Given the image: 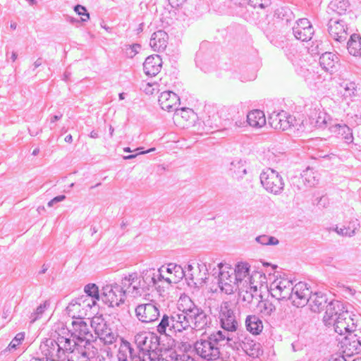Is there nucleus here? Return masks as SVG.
<instances>
[{
	"mask_svg": "<svg viewBox=\"0 0 361 361\" xmlns=\"http://www.w3.org/2000/svg\"><path fill=\"white\" fill-rule=\"evenodd\" d=\"M293 281L286 277L275 279L270 284V292L278 300H288L293 291Z\"/></svg>",
	"mask_w": 361,
	"mask_h": 361,
	"instance_id": "obj_12",
	"label": "nucleus"
},
{
	"mask_svg": "<svg viewBox=\"0 0 361 361\" xmlns=\"http://www.w3.org/2000/svg\"><path fill=\"white\" fill-rule=\"evenodd\" d=\"M168 39V34L159 30L152 35L149 45L154 51H162L167 47Z\"/></svg>",
	"mask_w": 361,
	"mask_h": 361,
	"instance_id": "obj_25",
	"label": "nucleus"
},
{
	"mask_svg": "<svg viewBox=\"0 0 361 361\" xmlns=\"http://www.w3.org/2000/svg\"><path fill=\"white\" fill-rule=\"evenodd\" d=\"M245 326L246 329L253 335H259L264 328L261 319L255 314L248 315L246 317Z\"/></svg>",
	"mask_w": 361,
	"mask_h": 361,
	"instance_id": "obj_27",
	"label": "nucleus"
},
{
	"mask_svg": "<svg viewBox=\"0 0 361 361\" xmlns=\"http://www.w3.org/2000/svg\"><path fill=\"white\" fill-rule=\"evenodd\" d=\"M338 56L331 52H325L319 58L320 66L326 71H333L338 63Z\"/></svg>",
	"mask_w": 361,
	"mask_h": 361,
	"instance_id": "obj_30",
	"label": "nucleus"
},
{
	"mask_svg": "<svg viewBox=\"0 0 361 361\" xmlns=\"http://www.w3.org/2000/svg\"><path fill=\"white\" fill-rule=\"evenodd\" d=\"M146 290V288L141 281L140 278L138 276V279L135 283L132 284V288L128 290V293L133 298L141 296Z\"/></svg>",
	"mask_w": 361,
	"mask_h": 361,
	"instance_id": "obj_42",
	"label": "nucleus"
},
{
	"mask_svg": "<svg viewBox=\"0 0 361 361\" xmlns=\"http://www.w3.org/2000/svg\"><path fill=\"white\" fill-rule=\"evenodd\" d=\"M348 7V2L346 0H333L329 4V8L341 15L344 13Z\"/></svg>",
	"mask_w": 361,
	"mask_h": 361,
	"instance_id": "obj_43",
	"label": "nucleus"
},
{
	"mask_svg": "<svg viewBox=\"0 0 361 361\" xmlns=\"http://www.w3.org/2000/svg\"><path fill=\"white\" fill-rule=\"evenodd\" d=\"M49 306V303L47 300L44 301L42 304H40L32 312L30 317V322L34 323L36 320L39 319L47 308Z\"/></svg>",
	"mask_w": 361,
	"mask_h": 361,
	"instance_id": "obj_44",
	"label": "nucleus"
},
{
	"mask_svg": "<svg viewBox=\"0 0 361 361\" xmlns=\"http://www.w3.org/2000/svg\"><path fill=\"white\" fill-rule=\"evenodd\" d=\"M169 1L172 7H178L185 3L186 0H169Z\"/></svg>",
	"mask_w": 361,
	"mask_h": 361,
	"instance_id": "obj_62",
	"label": "nucleus"
},
{
	"mask_svg": "<svg viewBox=\"0 0 361 361\" xmlns=\"http://www.w3.org/2000/svg\"><path fill=\"white\" fill-rule=\"evenodd\" d=\"M178 310L182 313L185 331L189 328L204 330L212 323L211 317L188 296L180 298Z\"/></svg>",
	"mask_w": 361,
	"mask_h": 361,
	"instance_id": "obj_1",
	"label": "nucleus"
},
{
	"mask_svg": "<svg viewBox=\"0 0 361 361\" xmlns=\"http://www.w3.org/2000/svg\"><path fill=\"white\" fill-rule=\"evenodd\" d=\"M342 306L338 301H331L324 315L323 322L326 326L333 325L338 334L346 336L356 330V325L349 312H338Z\"/></svg>",
	"mask_w": 361,
	"mask_h": 361,
	"instance_id": "obj_2",
	"label": "nucleus"
},
{
	"mask_svg": "<svg viewBox=\"0 0 361 361\" xmlns=\"http://www.w3.org/2000/svg\"><path fill=\"white\" fill-rule=\"evenodd\" d=\"M295 121L294 117L288 115L283 111L279 113L273 112L269 118V123L273 128L283 131L288 130L291 126H293Z\"/></svg>",
	"mask_w": 361,
	"mask_h": 361,
	"instance_id": "obj_18",
	"label": "nucleus"
},
{
	"mask_svg": "<svg viewBox=\"0 0 361 361\" xmlns=\"http://www.w3.org/2000/svg\"><path fill=\"white\" fill-rule=\"evenodd\" d=\"M178 361H196L193 357L187 354L178 355Z\"/></svg>",
	"mask_w": 361,
	"mask_h": 361,
	"instance_id": "obj_60",
	"label": "nucleus"
},
{
	"mask_svg": "<svg viewBox=\"0 0 361 361\" xmlns=\"http://www.w3.org/2000/svg\"><path fill=\"white\" fill-rule=\"evenodd\" d=\"M218 267V285L221 291L231 294L238 290L235 270L229 264L219 263Z\"/></svg>",
	"mask_w": 361,
	"mask_h": 361,
	"instance_id": "obj_9",
	"label": "nucleus"
},
{
	"mask_svg": "<svg viewBox=\"0 0 361 361\" xmlns=\"http://www.w3.org/2000/svg\"><path fill=\"white\" fill-rule=\"evenodd\" d=\"M71 337L75 338V344L78 346H94V337L90 332L85 322L79 319L72 322Z\"/></svg>",
	"mask_w": 361,
	"mask_h": 361,
	"instance_id": "obj_10",
	"label": "nucleus"
},
{
	"mask_svg": "<svg viewBox=\"0 0 361 361\" xmlns=\"http://www.w3.org/2000/svg\"><path fill=\"white\" fill-rule=\"evenodd\" d=\"M247 123L252 128H259L266 124V118L262 111L256 109L247 115Z\"/></svg>",
	"mask_w": 361,
	"mask_h": 361,
	"instance_id": "obj_28",
	"label": "nucleus"
},
{
	"mask_svg": "<svg viewBox=\"0 0 361 361\" xmlns=\"http://www.w3.org/2000/svg\"><path fill=\"white\" fill-rule=\"evenodd\" d=\"M66 199V196L63 195L56 196L54 197L52 200H51L48 203L47 206L49 207H53L55 204L61 202Z\"/></svg>",
	"mask_w": 361,
	"mask_h": 361,
	"instance_id": "obj_57",
	"label": "nucleus"
},
{
	"mask_svg": "<svg viewBox=\"0 0 361 361\" xmlns=\"http://www.w3.org/2000/svg\"><path fill=\"white\" fill-rule=\"evenodd\" d=\"M231 331H228L226 330L221 331L219 330L214 333H212L208 338L217 346L219 345L220 343L226 341L227 343H229L232 341V338L231 337Z\"/></svg>",
	"mask_w": 361,
	"mask_h": 361,
	"instance_id": "obj_39",
	"label": "nucleus"
},
{
	"mask_svg": "<svg viewBox=\"0 0 361 361\" xmlns=\"http://www.w3.org/2000/svg\"><path fill=\"white\" fill-rule=\"evenodd\" d=\"M57 343L59 347V350L61 355L63 356L65 353L68 354L78 347L75 343V338H66L63 336H59L57 338Z\"/></svg>",
	"mask_w": 361,
	"mask_h": 361,
	"instance_id": "obj_32",
	"label": "nucleus"
},
{
	"mask_svg": "<svg viewBox=\"0 0 361 361\" xmlns=\"http://www.w3.org/2000/svg\"><path fill=\"white\" fill-rule=\"evenodd\" d=\"M328 361H347L343 355L340 354L333 355Z\"/></svg>",
	"mask_w": 361,
	"mask_h": 361,
	"instance_id": "obj_61",
	"label": "nucleus"
},
{
	"mask_svg": "<svg viewBox=\"0 0 361 361\" xmlns=\"http://www.w3.org/2000/svg\"><path fill=\"white\" fill-rule=\"evenodd\" d=\"M133 356L137 355H133V349L130 346V343L128 341H123L118 350V361H128V357H130L132 360Z\"/></svg>",
	"mask_w": 361,
	"mask_h": 361,
	"instance_id": "obj_36",
	"label": "nucleus"
},
{
	"mask_svg": "<svg viewBox=\"0 0 361 361\" xmlns=\"http://www.w3.org/2000/svg\"><path fill=\"white\" fill-rule=\"evenodd\" d=\"M360 227V224L358 222L357 219L353 221V228L350 227H343V228H336V231L338 234L343 235V236H347V237H352L353 236L356 231L358 230Z\"/></svg>",
	"mask_w": 361,
	"mask_h": 361,
	"instance_id": "obj_40",
	"label": "nucleus"
},
{
	"mask_svg": "<svg viewBox=\"0 0 361 361\" xmlns=\"http://www.w3.org/2000/svg\"><path fill=\"white\" fill-rule=\"evenodd\" d=\"M179 281L175 280L173 276H171L170 275L169 276H166L164 279V282H166L168 285L171 284L172 283H176Z\"/></svg>",
	"mask_w": 361,
	"mask_h": 361,
	"instance_id": "obj_63",
	"label": "nucleus"
},
{
	"mask_svg": "<svg viewBox=\"0 0 361 361\" xmlns=\"http://www.w3.org/2000/svg\"><path fill=\"white\" fill-rule=\"evenodd\" d=\"M300 178L305 185L308 187H313L319 182L318 173L310 168H307L302 171Z\"/></svg>",
	"mask_w": 361,
	"mask_h": 361,
	"instance_id": "obj_35",
	"label": "nucleus"
},
{
	"mask_svg": "<svg viewBox=\"0 0 361 361\" xmlns=\"http://www.w3.org/2000/svg\"><path fill=\"white\" fill-rule=\"evenodd\" d=\"M344 95L347 97H353L358 95L357 86L354 82H346L344 86Z\"/></svg>",
	"mask_w": 361,
	"mask_h": 361,
	"instance_id": "obj_47",
	"label": "nucleus"
},
{
	"mask_svg": "<svg viewBox=\"0 0 361 361\" xmlns=\"http://www.w3.org/2000/svg\"><path fill=\"white\" fill-rule=\"evenodd\" d=\"M341 343L343 353L348 356L359 353L361 351V338H358V329L345 336Z\"/></svg>",
	"mask_w": 361,
	"mask_h": 361,
	"instance_id": "obj_20",
	"label": "nucleus"
},
{
	"mask_svg": "<svg viewBox=\"0 0 361 361\" xmlns=\"http://www.w3.org/2000/svg\"><path fill=\"white\" fill-rule=\"evenodd\" d=\"M97 353L94 346H78L66 356L67 361H91Z\"/></svg>",
	"mask_w": 361,
	"mask_h": 361,
	"instance_id": "obj_21",
	"label": "nucleus"
},
{
	"mask_svg": "<svg viewBox=\"0 0 361 361\" xmlns=\"http://www.w3.org/2000/svg\"><path fill=\"white\" fill-rule=\"evenodd\" d=\"M25 338V333L20 332L16 335L14 338L9 343L8 348L9 350H16Z\"/></svg>",
	"mask_w": 361,
	"mask_h": 361,
	"instance_id": "obj_50",
	"label": "nucleus"
},
{
	"mask_svg": "<svg viewBox=\"0 0 361 361\" xmlns=\"http://www.w3.org/2000/svg\"><path fill=\"white\" fill-rule=\"evenodd\" d=\"M155 150V148H151L145 152H138L137 154H130V155H128V156H125L123 157V159H134L135 158L138 154H147V153H149V152H153Z\"/></svg>",
	"mask_w": 361,
	"mask_h": 361,
	"instance_id": "obj_58",
	"label": "nucleus"
},
{
	"mask_svg": "<svg viewBox=\"0 0 361 361\" xmlns=\"http://www.w3.org/2000/svg\"><path fill=\"white\" fill-rule=\"evenodd\" d=\"M259 344H257L253 341H250V343L243 342L242 348L247 354L254 355L255 351L259 349Z\"/></svg>",
	"mask_w": 361,
	"mask_h": 361,
	"instance_id": "obj_51",
	"label": "nucleus"
},
{
	"mask_svg": "<svg viewBox=\"0 0 361 361\" xmlns=\"http://www.w3.org/2000/svg\"><path fill=\"white\" fill-rule=\"evenodd\" d=\"M157 361H178V355L176 352H171L169 354L165 355L164 357H158L157 354Z\"/></svg>",
	"mask_w": 361,
	"mask_h": 361,
	"instance_id": "obj_55",
	"label": "nucleus"
},
{
	"mask_svg": "<svg viewBox=\"0 0 361 361\" xmlns=\"http://www.w3.org/2000/svg\"><path fill=\"white\" fill-rule=\"evenodd\" d=\"M348 28L343 20L332 18L328 23L329 35L337 42H345L348 37Z\"/></svg>",
	"mask_w": 361,
	"mask_h": 361,
	"instance_id": "obj_19",
	"label": "nucleus"
},
{
	"mask_svg": "<svg viewBox=\"0 0 361 361\" xmlns=\"http://www.w3.org/2000/svg\"><path fill=\"white\" fill-rule=\"evenodd\" d=\"M331 128V131L341 135L346 143H351L353 141L352 130L348 126L335 123Z\"/></svg>",
	"mask_w": 361,
	"mask_h": 361,
	"instance_id": "obj_33",
	"label": "nucleus"
},
{
	"mask_svg": "<svg viewBox=\"0 0 361 361\" xmlns=\"http://www.w3.org/2000/svg\"><path fill=\"white\" fill-rule=\"evenodd\" d=\"M229 171L235 178H242L247 173L245 161L240 159L233 160L230 164Z\"/></svg>",
	"mask_w": 361,
	"mask_h": 361,
	"instance_id": "obj_31",
	"label": "nucleus"
},
{
	"mask_svg": "<svg viewBox=\"0 0 361 361\" xmlns=\"http://www.w3.org/2000/svg\"><path fill=\"white\" fill-rule=\"evenodd\" d=\"M40 350L47 361H54L56 359H61L59 347L57 341L54 339H47L44 343L40 345Z\"/></svg>",
	"mask_w": 361,
	"mask_h": 361,
	"instance_id": "obj_22",
	"label": "nucleus"
},
{
	"mask_svg": "<svg viewBox=\"0 0 361 361\" xmlns=\"http://www.w3.org/2000/svg\"><path fill=\"white\" fill-rule=\"evenodd\" d=\"M255 240L258 243L263 245H276L279 243L276 238L267 235H262L257 236Z\"/></svg>",
	"mask_w": 361,
	"mask_h": 361,
	"instance_id": "obj_45",
	"label": "nucleus"
},
{
	"mask_svg": "<svg viewBox=\"0 0 361 361\" xmlns=\"http://www.w3.org/2000/svg\"><path fill=\"white\" fill-rule=\"evenodd\" d=\"M260 182L263 188L269 193L279 195L284 188V182L276 171L267 168L260 174Z\"/></svg>",
	"mask_w": 361,
	"mask_h": 361,
	"instance_id": "obj_8",
	"label": "nucleus"
},
{
	"mask_svg": "<svg viewBox=\"0 0 361 361\" xmlns=\"http://www.w3.org/2000/svg\"><path fill=\"white\" fill-rule=\"evenodd\" d=\"M275 306L269 301H264L261 305V312L264 315H271L275 311Z\"/></svg>",
	"mask_w": 361,
	"mask_h": 361,
	"instance_id": "obj_52",
	"label": "nucleus"
},
{
	"mask_svg": "<svg viewBox=\"0 0 361 361\" xmlns=\"http://www.w3.org/2000/svg\"><path fill=\"white\" fill-rule=\"evenodd\" d=\"M157 273L160 274L161 276L157 275L156 279H157V284L159 282H164V279L166 278L164 273L166 272V268L165 266H161L158 270L156 271Z\"/></svg>",
	"mask_w": 361,
	"mask_h": 361,
	"instance_id": "obj_56",
	"label": "nucleus"
},
{
	"mask_svg": "<svg viewBox=\"0 0 361 361\" xmlns=\"http://www.w3.org/2000/svg\"><path fill=\"white\" fill-rule=\"evenodd\" d=\"M160 305L154 302L138 305L135 310V316L142 323H151L160 316Z\"/></svg>",
	"mask_w": 361,
	"mask_h": 361,
	"instance_id": "obj_14",
	"label": "nucleus"
},
{
	"mask_svg": "<svg viewBox=\"0 0 361 361\" xmlns=\"http://www.w3.org/2000/svg\"><path fill=\"white\" fill-rule=\"evenodd\" d=\"M205 111L207 116L204 118L203 123L211 129L218 126L219 119L232 118L239 113L238 108L235 106H209L206 107Z\"/></svg>",
	"mask_w": 361,
	"mask_h": 361,
	"instance_id": "obj_6",
	"label": "nucleus"
},
{
	"mask_svg": "<svg viewBox=\"0 0 361 361\" xmlns=\"http://www.w3.org/2000/svg\"><path fill=\"white\" fill-rule=\"evenodd\" d=\"M194 348L196 353L205 360H216L220 357L219 347L209 338L197 341Z\"/></svg>",
	"mask_w": 361,
	"mask_h": 361,
	"instance_id": "obj_15",
	"label": "nucleus"
},
{
	"mask_svg": "<svg viewBox=\"0 0 361 361\" xmlns=\"http://www.w3.org/2000/svg\"><path fill=\"white\" fill-rule=\"evenodd\" d=\"M198 269L200 272L204 271L201 279H204H204H207L206 275L207 274L208 269H207V267L205 263L202 262L201 264H198Z\"/></svg>",
	"mask_w": 361,
	"mask_h": 361,
	"instance_id": "obj_59",
	"label": "nucleus"
},
{
	"mask_svg": "<svg viewBox=\"0 0 361 361\" xmlns=\"http://www.w3.org/2000/svg\"><path fill=\"white\" fill-rule=\"evenodd\" d=\"M84 290L85 293L90 296L92 299L99 300V288L94 283H89L85 286Z\"/></svg>",
	"mask_w": 361,
	"mask_h": 361,
	"instance_id": "obj_48",
	"label": "nucleus"
},
{
	"mask_svg": "<svg viewBox=\"0 0 361 361\" xmlns=\"http://www.w3.org/2000/svg\"><path fill=\"white\" fill-rule=\"evenodd\" d=\"M180 101L178 95L172 91H164L159 97V103L162 109L168 111L177 108Z\"/></svg>",
	"mask_w": 361,
	"mask_h": 361,
	"instance_id": "obj_24",
	"label": "nucleus"
},
{
	"mask_svg": "<svg viewBox=\"0 0 361 361\" xmlns=\"http://www.w3.org/2000/svg\"><path fill=\"white\" fill-rule=\"evenodd\" d=\"M311 293L307 283L300 281L293 286V291L288 300L297 307H304L307 304Z\"/></svg>",
	"mask_w": 361,
	"mask_h": 361,
	"instance_id": "obj_16",
	"label": "nucleus"
},
{
	"mask_svg": "<svg viewBox=\"0 0 361 361\" xmlns=\"http://www.w3.org/2000/svg\"><path fill=\"white\" fill-rule=\"evenodd\" d=\"M102 291V300L109 307H118L125 302L126 290L116 283L104 286Z\"/></svg>",
	"mask_w": 361,
	"mask_h": 361,
	"instance_id": "obj_11",
	"label": "nucleus"
},
{
	"mask_svg": "<svg viewBox=\"0 0 361 361\" xmlns=\"http://www.w3.org/2000/svg\"><path fill=\"white\" fill-rule=\"evenodd\" d=\"M174 113V120L177 122H180V119L183 118L185 121H188L190 118V115L192 114V111L190 109L181 108V109H175Z\"/></svg>",
	"mask_w": 361,
	"mask_h": 361,
	"instance_id": "obj_46",
	"label": "nucleus"
},
{
	"mask_svg": "<svg viewBox=\"0 0 361 361\" xmlns=\"http://www.w3.org/2000/svg\"><path fill=\"white\" fill-rule=\"evenodd\" d=\"M140 49V45L138 44L128 45L125 49L126 54L128 57L133 58L138 53Z\"/></svg>",
	"mask_w": 361,
	"mask_h": 361,
	"instance_id": "obj_53",
	"label": "nucleus"
},
{
	"mask_svg": "<svg viewBox=\"0 0 361 361\" xmlns=\"http://www.w3.org/2000/svg\"><path fill=\"white\" fill-rule=\"evenodd\" d=\"M157 275L161 276L160 274L157 273L154 269H149L144 270L142 272L141 276H139L147 290H149L152 287L157 288V279H156Z\"/></svg>",
	"mask_w": 361,
	"mask_h": 361,
	"instance_id": "obj_29",
	"label": "nucleus"
},
{
	"mask_svg": "<svg viewBox=\"0 0 361 361\" xmlns=\"http://www.w3.org/2000/svg\"><path fill=\"white\" fill-rule=\"evenodd\" d=\"M91 327L94 329L95 334L105 344L113 343L117 338V334L108 326L102 316H96L92 319Z\"/></svg>",
	"mask_w": 361,
	"mask_h": 361,
	"instance_id": "obj_13",
	"label": "nucleus"
},
{
	"mask_svg": "<svg viewBox=\"0 0 361 361\" xmlns=\"http://www.w3.org/2000/svg\"><path fill=\"white\" fill-rule=\"evenodd\" d=\"M135 343L140 349L137 356H133L132 361H157L159 346V337L153 332L140 331L135 336Z\"/></svg>",
	"mask_w": 361,
	"mask_h": 361,
	"instance_id": "obj_3",
	"label": "nucleus"
},
{
	"mask_svg": "<svg viewBox=\"0 0 361 361\" xmlns=\"http://www.w3.org/2000/svg\"><path fill=\"white\" fill-rule=\"evenodd\" d=\"M217 312L221 328L228 331L235 332L240 325L235 305L231 301H223L217 307Z\"/></svg>",
	"mask_w": 361,
	"mask_h": 361,
	"instance_id": "obj_5",
	"label": "nucleus"
},
{
	"mask_svg": "<svg viewBox=\"0 0 361 361\" xmlns=\"http://www.w3.org/2000/svg\"><path fill=\"white\" fill-rule=\"evenodd\" d=\"M162 68V59L158 54H153L148 56L144 63L143 70L145 73L149 76H155Z\"/></svg>",
	"mask_w": 361,
	"mask_h": 361,
	"instance_id": "obj_23",
	"label": "nucleus"
},
{
	"mask_svg": "<svg viewBox=\"0 0 361 361\" xmlns=\"http://www.w3.org/2000/svg\"><path fill=\"white\" fill-rule=\"evenodd\" d=\"M42 63V60L41 58H39L37 59L33 63V70L37 68L38 67H39Z\"/></svg>",
	"mask_w": 361,
	"mask_h": 361,
	"instance_id": "obj_64",
	"label": "nucleus"
},
{
	"mask_svg": "<svg viewBox=\"0 0 361 361\" xmlns=\"http://www.w3.org/2000/svg\"><path fill=\"white\" fill-rule=\"evenodd\" d=\"M348 52L355 56H361V37L357 34H353L347 43Z\"/></svg>",
	"mask_w": 361,
	"mask_h": 361,
	"instance_id": "obj_34",
	"label": "nucleus"
},
{
	"mask_svg": "<svg viewBox=\"0 0 361 361\" xmlns=\"http://www.w3.org/2000/svg\"><path fill=\"white\" fill-rule=\"evenodd\" d=\"M157 331L167 336H172L176 333L185 331L181 311L170 314H164L157 326Z\"/></svg>",
	"mask_w": 361,
	"mask_h": 361,
	"instance_id": "obj_7",
	"label": "nucleus"
},
{
	"mask_svg": "<svg viewBox=\"0 0 361 361\" xmlns=\"http://www.w3.org/2000/svg\"><path fill=\"white\" fill-rule=\"evenodd\" d=\"M314 30L307 18H300L296 21V25L293 27V33L295 37L302 42L310 41L314 35Z\"/></svg>",
	"mask_w": 361,
	"mask_h": 361,
	"instance_id": "obj_17",
	"label": "nucleus"
},
{
	"mask_svg": "<svg viewBox=\"0 0 361 361\" xmlns=\"http://www.w3.org/2000/svg\"><path fill=\"white\" fill-rule=\"evenodd\" d=\"M327 303V298L326 296L322 293H314V294L310 295V300L307 302L312 312H319L322 311Z\"/></svg>",
	"mask_w": 361,
	"mask_h": 361,
	"instance_id": "obj_26",
	"label": "nucleus"
},
{
	"mask_svg": "<svg viewBox=\"0 0 361 361\" xmlns=\"http://www.w3.org/2000/svg\"><path fill=\"white\" fill-rule=\"evenodd\" d=\"M233 269L238 290L250 293L251 295L257 291L258 286L262 285L266 279L265 275L259 271H253L250 274V269L247 263H239Z\"/></svg>",
	"mask_w": 361,
	"mask_h": 361,
	"instance_id": "obj_4",
	"label": "nucleus"
},
{
	"mask_svg": "<svg viewBox=\"0 0 361 361\" xmlns=\"http://www.w3.org/2000/svg\"><path fill=\"white\" fill-rule=\"evenodd\" d=\"M333 120L330 116L326 112L319 111L315 118L314 126L318 128L324 129L329 128L331 130L332 126H334Z\"/></svg>",
	"mask_w": 361,
	"mask_h": 361,
	"instance_id": "obj_37",
	"label": "nucleus"
},
{
	"mask_svg": "<svg viewBox=\"0 0 361 361\" xmlns=\"http://www.w3.org/2000/svg\"><path fill=\"white\" fill-rule=\"evenodd\" d=\"M74 11L78 15L81 16V22H87L90 19V14L85 6L78 4L75 6Z\"/></svg>",
	"mask_w": 361,
	"mask_h": 361,
	"instance_id": "obj_49",
	"label": "nucleus"
},
{
	"mask_svg": "<svg viewBox=\"0 0 361 361\" xmlns=\"http://www.w3.org/2000/svg\"><path fill=\"white\" fill-rule=\"evenodd\" d=\"M248 4L253 8H264L271 4V0H247Z\"/></svg>",
	"mask_w": 361,
	"mask_h": 361,
	"instance_id": "obj_54",
	"label": "nucleus"
},
{
	"mask_svg": "<svg viewBox=\"0 0 361 361\" xmlns=\"http://www.w3.org/2000/svg\"><path fill=\"white\" fill-rule=\"evenodd\" d=\"M138 279V274L136 272L129 274L124 276L121 280V288L126 290V293L128 290L132 288V284L135 283Z\"/></svg>",
	"mask_w": 361,
	"mask_h": 361,
	"instance_id": "obj_41",
	"label": "nucleus"
},
{
	"mask_svg": "<svg viewBox=\"0 0 361 361\" xmlns=\"http://www.w3.org/2000/svg\"><path fill=\"white\" fill-rule=\"evenodd\" d=\"M166 272L168 273L171 276H173L175 280L180 281L184 276H186L185 271L180 266L173 263H169L167 266H165Z\"/></svg>",
	"mask_w": 361,
	"mask_h": 361,
	"instance_id": "obj_38",
	"label": "nucleus"
}]
</instances>
